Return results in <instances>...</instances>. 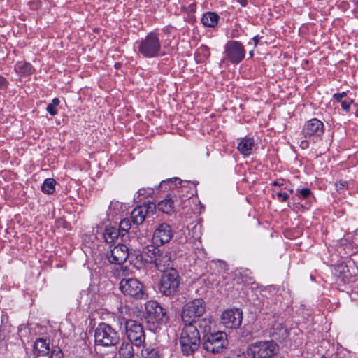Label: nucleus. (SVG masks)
I'll return each instance as SVG.
<instances>
[{
	"instance_id": "1",
	"label": "nucleus",
	"mask_w": 358,
	"mask_h": 358,
	"mask_svg": "<svg viewBox=\"0 0 358 358\" xmlns=\"http://www.w3.org/2000/svg\"><path fill=\"white\" fill-rule=\"evenodd\" d=\"M182 330L180 343L185 355H192L200 345V334L194 323L185 322Z\"/></svg>"
},
{
	"instance_id": "2",
	"label": "nucleus",
	"mask_w": 358,
	"mask_h": 358,
	"mask_svg": "<svg viewBox=\"0 0 358 358\" xmlns=\"http://www.w3.org/2000/svg\"><path fill=\"white\" fill-rule=\"evenodd\" d=\"M278 352V345L273 341H259L250 344L246 353L252 358H270Z\"/></svg>"
},
{
	"instance_id": "3",
	"label": "nucleus",
	"mask_w": 358,
	"mask_h": 358,
	"mask_svg": "<svg viewBox=\"0 0 358 358\" xmlns=\"http://www.w3.org/2000/svg\"><path fill=\"white\" fill-rule=\"evenodd\" d=\"M227 344V334L223 331L203 335V348L213 354L222 352Z\"/></svg>"
},
{
	"instance_id": "4",
	"label": "nucleus",
	"mask_w": 358,
	"mask_h": 358,
	"mask_svg": "<svg viewBox=\"0 0 358 358\" xmlns=\"http://www.w3.org/2000/svg\"><path fill=\"white\" fill-rule=\"evenodd\" d=\"M180 285L178 274L173 268L163 273L159 284V292L167 296L174 295Z\"/></svg>"
},
{
	"instance_id": "5",
	"label": "nucleus",
	"mask_w": 358,
	"mask_h": 358,
	"mask_svg": "<svg viewBox=\"0 0 358 358\" xmlns=\"http://www.w3.org/2000/svg\"><path fill=\"white\" fill-rule=\"evenodd\" d=\"M160 50L161 43L155 33H149L139 43L138 52L145 57H155L159 55Z\"/></svg>"
},
{
	"instance_id": "6",
	"label": "nucleus",
	"mask_w": 358,
	"mask_h": 358,
	"mask_svg": "<svg viewBox=\"0 0 358 358\" xmlns=\"http://www.w3.org/2000/svg\"><path fill=\"white\" fill-rule=\"evenodd\" d=\"M95 343L103 346H113L118 343L120 337L117 331L105 323L100 324L95 330Z\"/></svg>"
},
{
	"instance_id": "7",
	"label": "nucleus",
	"mask_w": 358,
	"mask_h": 358,
	"mask_svg": "<svg viewBox=\"0 0 358 358\" xmlns=\"http://www.w3.org/2000/svg\"><path fill=\"white\" fill-rule=\"evenodd\" d=\"M206 311V304L202 299H196L184 305L181 314L184 322L195 323V319Z\"/></svg>"
},
{
	"instance_id": "8",
	"label": "nucleus",
	"mask_w": 358,
	"mask_h": 358,
	"mask_svg": "<svg viewBox=\"0 0 358 358\" xmlns=\"http://www.w3.org/2000/svg\"><path fill=\"white\" fill-rule=\"evenodd\" d=\"M152 250H148V252H152V256H150V262H153L156 268L162 273L166 272L172 267L173 255L171 252L168 250H160L157 248L152 246Z\"/></svg>"
},
{
	"instance_id": "9",
	"label": "nucleus",
	"mask_w": 358,
	"mask_h": 358,
	"mask_svg": "<svg viewBox=\"0 0 358 358\" xmlns=\"http://www.w3.org/2000/svg\"><path fill=\"white\" fill-rule=\"evenodd\" d=\"M124 328L128 339L136 346H141L145 339V332L141 323L132 320H127Z\"/></svg>"
},
{
	"instance_id": "10",
	"label": "nucleus",
	"mask_w": 358,
	"mask_h": 358,
	"mask_svg": "<svg viewBox=\"0 0 358 358\" xmlns=\"http://www.w3.org/2000/svg\"><path fill=\"white\" fill-rule=\"evenodd\" d=\"M147 317L150 322L165 324L169 319L164 308L155 301H149L145 303Z\"/></svg>"
},
{
	"instance_id": "11",
	"label": "nucleus",
	"mask_w": 358,
	"mask_h": 358,
	"mask_svg": "<svg viewBox=\"0 0 358 358\" xmlns=\"http://www.w3.org/2000/svg\"><path fill=\"white\" fill-rule=\"evenodd\" d=\"M120 289L125 296L141 299L143 295V285L136 278L122 279L120 282Z\"/></svg>"
},
{
	"instance_id": "12",
	"label": "nucleus",
	"mask_w": 358,
	"mask_h": 358,
	"mask_svg": "<svg viewBox=\"0 0 358 358\" xmlns=\"http://www.w3.org/2000/svg\"><path fill=\"white\" fill-rule=\"evenodd\" d=\"M303 132L306 138H312L315 142L324 133V124L316 118L312 119L305 124Z\"/></svg>"
},
{
	"instance_id": "13",
	"label": "nucleus",
	"mask_w": 358,
	"mask_h": 358,
	"mask_svg": "<svg viewBox=\"0 0 358 358\" xmlns=\"http://www.w3.org/2000/svg\"><path fill=\"white\" fill-rule=\"evenodd\" d=\"M227 58L232 63H239L245 57L243 46L238 41L227 43L225 48Z\"/></svg>"
},
{
	"instance_id": "14",
	"label": "nucleus",
	"mask_w": 358,
	"mask_h": 358,
	"mask_svg": "<svg viewBox=\"0 0 358 358\" xmlns=\"http://www.w3.org/2000/svg\"><path fill=\"white\" fill-rule=\"evenodd\" d=\"M156 209V205L154 203H148L135 208L131 213V218L134 224L136 225L141 224L145 217L150 214H153Z\"/></svg>"
},
{
	"instance_id": "15",
	"label": "nucleus",
	"mask_w": 358,
	"mask_h": 358,
	"mask_svg": "<svg viewBox=\"0 0 358 358\" xmlns=\"http://www.w3.org/2000/svg\"><path fill=\"white\" fill-rule=\"evenodd\" d=\"M173 236L171 227L167 223H161L153 233V241L157 245H163L169 243Z\"/></svg>"
},
{
	"instance_id": "16",
	"label": "nucleus",
	"mask_w": 358,
	"mask_h": 358,
	"mask_svg": "<svg viewBox=\"0 0 358 358\" xmlns=\"http://www.w3.org/2000/svg\"><path fill=\"white\" fill-rule=\"evenodd\" d=\"M242 321V312L238 309H228L222 313V323L227 328H237Z\"/></svg>"
},
{
	"instance_id": "17",
	"label": "nucleus",
	"mask_w": 358,
	"mask_h": 358,
	"mask_svg": "<svg viewBox=\"0 0 358 358\" xmlns=\"http://www.w3.org/2000/svg\"><path fill=\"white\" fill-rule=\"evenodd\" d=\"M107 257L111 264H123L129 257L128 248L124 244L115 245L110 250Z\"/></svg>"
},
{
	"instance_id": "18",
	"label": "nucleus",
	"mask_w": 358,
	"mask_h": 358,
	"mask_svg": "<svg viewBox=\"0 0 358 358\" xmlns=\"http://www.w3.org/2000/svg\"><path fill=\"white\" fill-rule=\"evenodd\" d=\"M176 196L168 195L157 204V208L159 211L171 215L175 210Z\"/></svg>"
},
{
	"instance_id": "19",
	"label": "nucleus",
	"mask_w": 358,
	"mask_h": 358,
	"mask_svg": "<svg viewBox=\"0 0 358 358\" xmlns=\"http://www.w3.org/2000/svg\"><path fill=\"white\" fill-rule=\"evenodd\" d=\"M133 343H122L119 349L120 358H141L134 348Z\"/></svg>"
},
{
	"instance_id": "20",
	"label": "nucleus",
	"mask_w": 358,
	"mask_h": 358,
	"mask_svg": "<svg viewBox=\"0 0 358 358\" xmlns=\"http://www.w3.org/2000/svg\"><path fill=\"white\" fill-rule=\"evenodd\" d=\"M255 146L252 138H243L240 140L237 149L243 155L248 156L252 153Z\"/></svg>"
},
{
	"instance_id": "21",
	"label": "nucleus",
	"mask_w": 358,
	"mask_h": 358,
	"mask_svg": "<svg viewBox=\"0 0 358 358\" xmlns=\"http://www.w3.org/2000/svg\"><path fill=\"white\" fill-rule=\"evenodd\" d=\"M141 356L143 358H161L159 349L151 345H143Z\"/></svg>"
},
{
	"instance_id": "22",
	"label": "nucleus",
	"mask_w": 358,
	"mask_h": 358,
	"mask_svg": "<svg viewBox=\"0 0 358 358\" xmlns=\"http://www.w3.org/2000/svg\"><path fill=\"white\" fill-rule=\"evenodd\" d=\"M15 71L22 76H27L32 73L33 67L27 62H18L15 66Z\"/></svg>"
},
{
	"instance_id": "23",
	"label": "nucleus",
	"mask_w": 358,
	"mask_h": 358,
	"mask_svg": "<svg viewBox=\"0 0 358 358\" xmlns=\"http://www.w3.org/2000/svg\"><path fill=\"white\" fill-rule=\"evenodd\" d=\"M34 350L38 355H45L49 352V343L44 338H38L34 344Z\"/></svg>"
},
{
	"instance_id": "24",
	"label": "nucleus",
	"mask_w": 358,
	"mask_h": 358,
	"mask_svg": "<svg viewBox=\"0 0 358 358\" xmlns=\"http://www.w3.org/2000/svg\"><path fill=\"white\" fill-rule=\"evenodd\" d=\"M218 20V15L215 13L208 12L203 15L201 21L202 23L206 27H215Z\"/></svg>"
},
{
	"instance_id": "25",
	"label": "nucleus",
	"mask_w": 358,
	"mask_h": 358,
	"mask_svg": "<svg viewBox=\"0 0 358 358\" xmlns=\"http://www.w3.org/2000/svg\"><path fill=\"white\" fill-rule=\"evenodd\" d=\"M120 234L117 229L113 227H107L103 233V238L108 243H112L116 240Z\"/></svg>"
},
{
	"instance_id": "26",
	"label": "nucleus",
	"mask_w": 358,
	"mask_h": 358,
	"mask_svg": "<svg viewBox=\"0 0 358 358\" xmlns=\"http://www.w3.org/2000/svg\"><path fill=\"white\" fill-rule=\"evenodd\" d=\"M198 326L202 330L203 334H211L212 320L210 317H205L199 321Z\"/></svg>"
},
{
	"instance_id": "27",
	"label": "nucleus",
	"mask_w": 358,
	"mask_h": 358,
	"mask_svg": "<svg viewBox=\"0 0 358 358\" xmlns=\"http://www.w3.org/2000/svg\"><path fill=\"white\" fill-rule=\"evenodd\" d=\"M56 181L53 178H47L45 180L41 189L44 193L52 194L55 190Z\"/></svg>"
},
{
	"instance_id": "28",
	"label": "nucleus",
	"mask_w": 358,
	"mask_h": 358,
	"mask_svg": "<svg viewBox=\"0 0 358 358\" xmlns=\"http://www.w3.org/2000/svg\"><path fill=\"white\" fill-rule=\"evenodd\" d=\"M59 104V100L57 98H55L47 106V111L52 116L57 113L56 107Z\"/></svg>"
},
{
	"instance_id": "29",
	"label": "nucleus",
	"mask_w": 358,
	"mask_h": 358,
	"mask_svg": "<svg viewBox=\"0 0 358 358\" xmlns=\"http://www.w3.org/2000/svg\"><path fill=\"white\" fill-rule=\"evenodd\" d=\"M199 55H202L204 58L208 57L210 55L209 48L206 45H203L197 50L196 59L198 60V62H201L202 60V58L198 59L197 57Z\"/></svg>"
},
{
	"instance_id": "30",
	"label": "nucleus",
	"mask_w": 358,
	"mask_h": 358,
	"mask_svg": "<svg viewBox=\"0 0 358 358\" xmlns=\"http://www.w3.org/2000/svg\"><path fill=\"white\" fill-rule=\"evenodd\" d=\"M119 227L121 231L127 232L131 228V223L128 219H123L120 221Z\"/></svg>"
},
{
	"instance_id": "31",
	"label": "nucleus",
	"mask_w": 358,
	"mask_h": 358,
	"mask_svg": "<svg viewBox=\"0 0 358 358\" xmlns=\"http://www.w3.org/2000/svg\"><path fill=\"white\" fill-rule=\"evenodd\" d=\"M63 352L61 349L58 347H55L52 348L51 352L50 358H62Z\"/></svg>"
},
{
	"instance_id": "32",
	"label": "nucleus",
	"mask_w": 358,
	"mask_h": 358,
	"mask_svg": "<svg viewBox=\"0 0 358 358\" xmlns=\"http://www.w3.org/2000/svg\"><path fill=\"white\" fill-rule=\"evenodd\" d=\"M348 187V182L346 181H339L336 183V189L338 192L345 189Z\"/></svg>"
},
{
	"instance_id": "33",
	"label": "nucleus",
	"mask_w": 358,
	"mask_h": 358,
	"mask_svg": "<svg viewBox=\"0 0 358 358\" xmlns=\"http://www.w3.org/2000/svg\"><path fill=\"white\" fill-rule=\"evenodd\" d=\"M311 192L310 189L308 188H304L300 190V194L303 198H307L310 194Z\"/></svg>"
},
{
	"instance_id": "34",
	"label": "nucleus",
	"mask_w": 358,
	"mask_h": 358,
	"mask_svg": "<svg viewBox=\"0 0 358 358\" xmlns=\"http://www.w3.org/2000/svg\"><path fill=\"white\" fill-rule=\"evenodd\" d=\"M276 194L278 198L281 199L282 201H286L289 197V195L285 192H276Z\"/></svg>"
},
{
	"instance_id": "35",
	"label": "nucleus",
	"mask_w": 358,
	"mask_h": 358,
	"mask_svg": "<svg viewBox=\"0 0 358 358\" xmlns=\"http://www.w3.org/2000/svg\"><path fill=\"white\" fill-rule=\"evenodd\" d=\"M345 96H346V93L344 92L342 93H336V94H334V98L336 100H337L338 101H340L341 100V99H343Z\"/></svg>"
},
{
	"instance_id": "36",
	"label": "nucleus",
	"mask_w": 358,
	"mask_h": 358,
	"mask_svg": "<svg viewBox=\"0 0 358 358\" xmlns=\"http://www.w3.org/2000/svg\"><path fill=\"white\" fill-rule=\"evenodd\" d=\"M341 107L345 111H348L350 108V104L348 103H347L346 101H343L341 103Z\"/></svg>"
},
{
	"instance_id": "37",
	"label": "nucleus",
	"mask_w": 358,
	"mask_h": 358,
	"mask_svg": "<svg viewBox=\"0 0 358 358\" xmlns=\"http://www.w3.org/2000/svg\"><path fill=\"white\" fill-rule=\"evenodd\" d=\"M300 147L303 149H306L308 147V141L305 139L301 141Z\"/></svg>"
},
{
	"instance_id": "38",
	"label": "nucleus",
	"mask_w": 358,
	"mask_h": 358,
	"mask_svg": "<svg viewBox=\"0 0 358 358\" xmlns=\"http://www.w3.org/2000/svg\"><path fill=\"white\" fill-rule=\"evenodd\" d=\"M6 79L3 77L0 76V89L6 87Z\"/></svg>"
},
{
	"instance_id": "39",
	"label": "nucleus",
	"mask_w": 358,
	"mask_h": 358,
	"mask_svg": "<svg viewBox=\"0 0 358 358\" xmlns=\"http://www.w3.org/2000/svg\"><path fill=\"white\" fill-rule=\"evenodd\" d=\"M242 6H246L248 4V0H237Z\"/></svg>"
},
{
	"instance_id": "40",
	"label": "nucleus",
	"mask_w": 358,
	"mask_h": 358,
	"mask_svg": "<svg viewBox=\"0 0 358 358\" xmlns=\"http://www.w3.org/2000/svg\"><path fill=\"white\" fill-rule=\"evenodd\" d=\"M253 41H254L255 45H257V43H258V42H259V38H258V37H257V36H255V37L253 38Z\"/></svg>"
},
{
	"instance_id": "41",
	"label": "nucleus",
	"mask_w": 358,
	"mask_h": 358,
	"mask_svg": "<svg viewBox=\"0 0 358 358\" xmlns=\"http://www.w3.org/2000/svg\"><path fill=\"white\" fill-rule=\"evenodd\" d=\"M355 10L356 11H358V1H357V2L356 3V4H355Z\"/></svg>"
},
{
	"instance_id": "42",
	"label": "nucleus",
	"mask_w": 358,
	"mask_h": 358,
	"mask_svg": "<svg viewBox=\"0 0 358 358\" xmlns=\"http://www.w3.org/2000/svg\"><path fill=\"white\" fill-rule=\"evenodd\" d=\"M120 65V64H115V66L116 69H117V68H119Z\"/></svg>"
},
{
	"instance_id": "43",
	"label": "nucleus",
	"mask_w": 358,
	"mask_h": 358,
	"mask_svg": "<svg viewBox=\"0 0 358 358\" xmlns=\"http://www.w3.org/2000/svg\"><path fill=\"white\" fill-rule=\"evenodd\" d=\"M227 358H242V357L238 356V357H227Z\"/></svg>"
},
{
	"instance_id": "44",
	"label": "nucleus",
	"mask_w": 358,
	"mask_h": 358,
	"mask_svg": "<svg viewBox=\"0 0 358 358\" xmlns=\"http://www.w3.org/2000/svg\"><path fill=\"white\" fill-rule=\"evenodd\" d=\"M273 185H278V183L277 182H273Z\"/></svg>"
},
{
	"instance_id": "45",
	"label": "nucleus",
	"mask_w": 358,
	"mask_h": 358,
	"mask_svg": "<svg viewBox=\"0 0 358 358\" xmlns=\"http://www.w3.org/2000/svg\"><path fill=\"white\" fill-rule=\"evenodd\" d=\"M321 358H325V357H321Z\"/></svg>"
}]
</instances>
